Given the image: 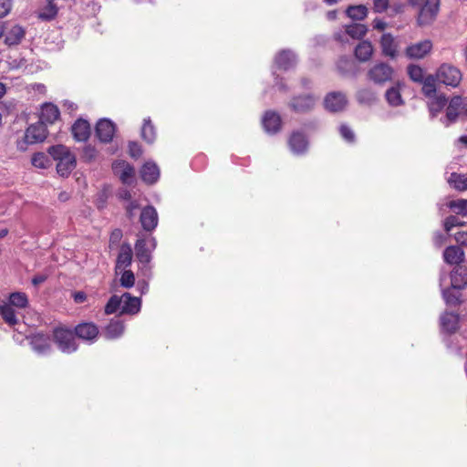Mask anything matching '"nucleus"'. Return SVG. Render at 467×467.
<instances>
[{
  "label": "nucleus",
  "instance_id": "obj_1",
  "mask_svg": "<svg viewBox=\"0 0 467 467\" xmlns=\"http://www.w3.org/2000/svg\"><path fill=\"white\" fill-rule=\"evenodd\" d=\"M462 112H467V104L461 96H453L448 100L445 109V114L440 118V122L444 127H450L457 122L460 115Z\"/></svg>",
  "mask_w": 467,
  "mask_h": 467
},
{
  "label": "nucleus",
  "instance_id": "obj_2",
  "mask_svg": "<svg viewBox=\"0 0 467 467\" xmlns=\"http://www.w3.org/2000/svg\"><path fill=\"white\" fill-rule=\"evenodd\" d=\"M394 76V68L386 62L374 64L367 73L368 79L378 86H383L388 82H391Z\"/></svg>",
  "mask_w": 467,
  "mask_h": 467
},
{
  "label": "nucleus",
  "instance_id": "obj_3",
  "mask_svg": "<svg viewBox=\"0 0 467 467\" xmlns=\"http://www.w3.org/2000/svg\"><path fill=\"white\" fill-rule=\"evenodd\" d=\"M435 75L438 82L451 88L458 87L462 79V71L449 63L441 64L436 70Z\"/></svg>",
  "mask_w": 467,
  "mask_h": 467
},
{
  "label": "nucleus",
  "instance_id": "obj_4",
  "mask_svg": "<svg viewBox=\"0 0 467 467\" xmlns=\"http://www.w3.org/2000/svg\"><path fill=\"white\" fill-rule=\"evenodd\" d=\"M53 338L58 348L64 353H72L77 350L78 345L75 334L64 327H57L53 330Z\"/></svg>",
  "mask_w": 467,
  "mask_h": 467
},
{
  "label": "nucleus",
  "instance_id": "obj_5",
  "mask_svg": "<svg viewBox=\"0 0 467 467\" xmlns=\"http://www.w3.org/2000/svg\"><path fill=\"white\" fill-rule=\"evenodd\" d=\"M47 135V125L40 120L30 125L25 132V140L17 143L20 150H26V144H34L45 140Z\"/></svg>",
  "mask_w": 467,
  "mask_h": 467
},
{
  "label": "nucleus",
  "instance_id": "obj_6",
  "mask_svg": "<svg viewBox=\"0 0 467 467\" xmlns=\"http://www.w3.org/2000/svg\"><path fill=\"white\" fill-rule=\"evenodd\" d=\"M440 0H425L420 7L418 23L420 26L430 25L434 21L439 12Z\"/></svg>",
  "mask_w": 467,
  "mask_h": 467
},
{
  "label": "nucleus",
  "instance_id": "obj_7",
  "mask_svg": "<svg viewBox=\"0 0 467 467\" xmlns=\"http://www.w3.org/2000/svg\"><path fill=\"white\" fill-rule=\"evenodd\" d=\"M316 101L317 99L313 95H299L292 98L289 107L295 113H307L314 109Z\"/></svg>",
  "mask_w": 467,
  "mask_h": 467
},
{
  "label": "nucleus",
  "instance_id": "obj_8",
  "mask_svg": "<svg viewBox=\"0 0 467 467\" xmlns=\"http://www.w3.org/2000/svg\"><path fill=\"white\" fill-rule=\"evenodd\" d=\"M432 42L429 39L409 45L405 49V56L410 59H422L432 50Z\"/></svg>",
  "mask_w": 467,
  "mask_h": 467
},
{
  "label": "nucleus",
  "instance_id": "obj_9",
  "mask_svg": "<svg viewBox=\"0 0 467 467\" xmlns=\"http://www.w3.org/2000/svg\"><path fill=\"white\" fill-rule=\"evenodd\" d=\"M115 132L116 125L109 119H101L96 124L95 134L102 143L112 141Z\"/></svg>",
  "mask_w": 467,
  "mask_h": 467
},
{
  "label": "nucleus",
  "instance_id": "obj_10",
  "mask_svg": "<svg viewBox=\"0 0 467 467\" xmlns=\"http://www.w3.org/2000/svg\"><path fill=\"white\" fill-rule=\"evenodd\" d=\"M348 104L346 95L340 91H333L328 93L324 99L325 108L331 112H338L343 110Z\"/></svg>",
  "mask_w": 467,
  "mask_h": 467
},
{
  "label": "nucleus",
  "instance_id": "obj_11",
  "mask_svg": "<svg viewBox=\"0 0 467 467\" xmlns=\"http://www.w3.org/2000/svg\"><path fill=\"white\" fill-rule=\"evenodd\" d=\"M30 346L38 355H47L52 350L51 338L43 333H36L30 337Z\"/></svg>",
  "mask_w": 467,
  "mask_h": 467
},
{
  "label": "nucleus",
  "instance_id": "obj_12",
  "mask_svg": "<svg viewBox=\"0 0 467 467\" xmlns=\"http://www.w3.org/2000/svg\"><path fill=\"white\" fill-rule=\"evenodd\" d=\"M150 247L147 246V242L144 239H138L135 244L136 257L143 265L150 263L151 251L156 247V240L154 238H150Z\"/></svg>",
  "mask_w": 467,
  "mask_h": 467
},
{
  "label": "nucleus",
  "instance_id": "obj_13",
  "mask_svg": "<svg viewBox=\"0 0 467 467\" xmlns=\"http://www.w3.org/2000/svg\"><path fill=\"white\" fill-rule=\"evenodd\" d=\"M140 221L145 231L154 230L158 224V213L153 206H146L142 209Z\"/></svg>",
  "mask_w": 467,
  "mask_h": 467
},
{
  "label": "nucleus",
  "instance_id": "obj_14",
  "mask_svg": "<svg viewBox=\"0 0 467 467\" xmlns=\"http://www.w3.org/2000/svg\"><path fill=\"white\" fill-rule=\"evenodd\" d=\"M262 124L267 133L275 134L280 130L282 119L277 112L268 110L262 119Z\"/></svg>",
  "mask_w": 467,
  "mask_h": 467
},
{
  "label": "nucleus",
  "instance_id": "obj_15",
  "mask_svg": "<svg viewBox=\"0 0 467 467\" xmlns=\"http://www.w3.org/2000/svg\"><path fill=\"white\" fill-rule=\"evenodd\" d=\"M132 262V249L130 244L124 243L121 244L119 254L116 260L115 270L119 274L131 265Z\"/></svg>",
  "mask_w": 467,
  "mask_h": 467
},
{
  "label": "nucleus",
  "instance_id": "obj_16",
  "mask_svg": "<svg viewBox=\"0 0 467 467\" xmlns=\"http://www.w3.org/2000/svg\"><path fill=\"white\" fill-rule=\"evenodd\" d=\"M275 64L279 69L289 70L296 64V56L290 49H283L275 57Z\"/></svg>",
  "mask_w": 467,
  "mask_h": 467
},
{
  "label": "nucleus",
  "instance_id": "obj_17",
  "mask_svg": "<svg viewBox=\"0 0 467 467\" xmlns=\"http://www.w3.org/2000/svg\"><path fill=\"white\" fill-rule=\"evenodd\" d=\"M99 335V328L93 323H81L75 327V336L90 343L94 342Z\"/></svg>",
  "mask_w": 467,
  "mask_h": 467
},
{
  "label": "nucleus",
  "instance_id": "obj_18",
  "mask_svg": "<svg viewBox=\"0 0 467 467\" xmlns=\"http://www.w3.org/2000/svg\"><path fill=\"white\" fill-rule=\"evenodd\" d=\"M288 145L293 153L303 154L307 150L308 141L304 133L295 131L289 138Z\"/></svg>",
  "mask_w": 467,
  "mask_h": 467
},
{
  "label": "nucleus",
  "instance_id": "obj_19",
  "mask_svg": "<svg viewBox=\"0 0 467 467\" xmlns=\"http://www.w3.org/2000/svg\"><path fill=\"white\" fill-rule=\"evenodd\" d=\"M459 315L451 312L444 313L440 318L441 331L450 335L455 333L459 328Z\"/></svg>",
  "mask_w": 467,
  "mask_h": 467
},
{
  "label": "nucleus",
  "instance_id": "obj_20",
  "mask_svg": "<svg viewBox=\"0 0 467 467\" xmlns=\"http://www.w3.org/2000/svg\"><path fill=\"white\" fill-rule=\"evenodd\" d=\"M380 47L385 57L393 59L398 56V43L390 33H385L381 36Z\"/></svg>",
  "mask_w": 467,
  "mask_h": 467
},
{
  "label": "nucleus",
  "instance_id": "obj_21",
  "mask_svg": "<svg viewBox=\"0 0 467 467\" xmlns=\"http://www.w3.org/2000/svg\"><path fill=\"white\" fill-rule=\"evenodd\" d=\"M71 131L77 141H86L90 136V125L86 119H78L72 125Z\"/></svg>",
  "mask_w": 467,
  "mask_h": 467
},
{
  "label": "nucleus",
  "instance_id": "obj_22",
  "mask_svg": "<svg viewBox=\"0 0 467 467\" xmlns=\"http://www.w3.org/2000/svg\"><path fill=\"white\" fill-rule=\"evenodd\" d=\"M140 307L141 300L140 297L131 296L130 293L123 294L120 314L136 315L140 312Z\"/></svg>",
  "mask_w": 467,
  "mask_h": 467
},
{
  "label": "nucleus",
  "instance_id": "obj_23",
  "mask_svg": "<svg viewBox=\"0 0 467 467\" xmlns=\"http://www.w3.org/2000/svg\"><path fill=\"white\" fill-rule=\"evenodd\" d=\"M447 103L448 99L445 95L442 94L429 99L427 106L431 119H433L437 118L438 115L443 110V109H446Z\"/></svg>",
  "mask_w": 467,
  "mask_h": 467
},
{
  "label": "nucleus",
  "instance_id": "obj_24",
  "mask_svg": "<svg viewBox=\"0 0 467 467\" xmlns=\"http://www.w3.org/2000/svg\"><path fill=\"white\" fill-rule=\"evenodd\" d=\"M140 176L146 183L153 184L160 177L159 167L152 161H147L141 168Z\"/></svg>",
  "mask_w": 467,
  "mask_h": 467
},
{
  "label": "nucleus",
  "instance_id": "obj_25",
  "mask_svg": "<svg viewBox=\"0 0 467 467\" xmlns=\"http://www.w3.org/2000/svg\"><path fill=\"white\" fill-rule=\"evenodd\" d=\"M464 251L457 245L448 246L443 252L444 261L449 265H459L464 261Z\"/></svg>",
  "mask_w": 467,
  "mask_h": 467
},
{
  "label": "nucleus",
  "instance_id": "obj_26",
  "mask_svg": "<svg viewBox=\"0 0 467 467\" xmlns=\"http://www.w3.org/2000/svg\"><path fill=\"white\" fill-rule=\"evenodd\" d=\"M25 29L22 26L16 25L10 29L5 31V44L9 47L19 45L25 37Z\"/></svg>",
  "mask_w": 467,
  "mask_h": 467
},
{
  "label": "nucleus",
  "instance_id": "obj_27",
  "mask_svg": "<svg viewBox=\"0 0 467 467\" xmlns=\"http://www.w3.org/2000/svg\"><path fill=\"white\" fill-rule=\"evenodd\" d=\"M60 112L58 108L52 103H45L41 109L39 120L44 124H53L58 118Z\"/></svg>",
  "mask_w": 467,
  "mask_h": 467
},
{
  "label": "nucleus",
  "instance_id": "obj_28",
  "mask_svg": "<svg viewBox=\"0 0 467 467\" xmlns=\"http://www.w3.org/2000/svg\"><path fill=\"white\" fill-rule=\"evenodd\" d=\"M113 170L119 174V179L126 184L130 183L135 173L134 168L126 161L115 162Z\"/></svg>",
  "mask_w": 467,
  "mask_h": 467
},
{
  "label": "nucleus",
  "instance_id": "obj_29",
  "mask_svg": "<svg viewBox=\"0 0 467 467\" xmlns=\"http://www.w3.org/2000/svg\"><path fill=\"white\" fill-rule=\"evenodd\" d=\"M76 164V157L71 153L57 161V171L60 176L67 177L75 169Z\"/></svg>",
  "mask_w": 467,
  "mask_h": 467
},
{
  "label": "nucleus",
  "instance_id": "obj_30",
  "mask_svg": "<svg viewBox=\"0 0 467 467\" xmlns=\"http://www.w3.org/2000/svg\"><path fill=\"white\" fill-rule=\"evenodd\" d=\"M124 329V323L119 319L113 318L105 327L104 336L108 339H115L122 336Z\"/></svg>",
  "mask_w": 467,
  "mask_h": 467
},
{
  "label": "nucleus",
  "instance_id": "obj_31",
  "mask_svg": "<svg viewBox=\"0 0 467 467\" xmlns=\"http://www.w3.org/2000/svg\"><path fill=\"white\" fill-rule=\"evenodd\" d=\"M467 285V272L461 267L454 268L451 273V286L461 290Z\"/></svg>",
  "mask_w": 467,
  "mask_h": 467
},
{
  "label": "nucleus",
  "instance_id": "obj_32",
  "mask_svg": "<svg viewBox=\"0 0 467 467\" xmlns=\"http://www.w3.org/2000/svg\"><path fill=\"white\" fill-rule=\"evenodd\" d=\"M337 67L343 76H356L357 74V65L355 61L348 57H341L337 63Z\"/></svg>",
  "mask_w": 467,
  "mask_h": 467
},
{
  "label": "nucleus",
  "instance_id": "obj_33",
  "mask_svg": "<svg viewBox=\"0 0 467 467\" xmlns=\"http://www.w3.org/2000/svg\"><path fill=\"white\" fill-rule=\"evenodd\" d=\"M373 54V47L368 40L360 42L355 48V57L360 62L368 61Z\"/></svg>",
  "mask_w": 467,
  "mask_h": 467
},
{
  "label": "nucleus",
  "instance_id": "obj_34",
  "mask_svg": "<svg viewBox=\"0 0 467 467\" xmlns=\"http://www.w3.org/2000/svg\"><path fill=\"white\" fill-rule=\"evenodd\" d=\"M385 98L388 103L392 107H399L404 104L400 94V85L393 86L386 90Z\"/></svg>",
  "mask_w": 467,
  "mask_h": 467
},
{
  "label": "nucleus",
  "instance_id": "obj_35",
  "mask_svg": "<svg viewBox=\"0 0 467 467\" xmlns=\"http://www.w3.org/2000/svg\"><path fill=\"white\" fill-rule=\"evenodd\" d=\"M0 316L9 326H15L18 323L16 311L14 310L13 306L7 303L0 304Z\"/></svg>",
  "mask_w": 467,
  "mask_h": 467
},
{
  "label": "nucleus",
  "instance_id": "obj_36",
  "mask_svg": "<svg viewBox=\"0 0 467 467\" xmlns=\"http://www.w3.org/2000/svg\"><path fill=\"white\" fill-rule=\"evenodd\" d=\"M436 75H428L420 84H422V93L428 99L436 97Z\"/></svg>",
  "mask_w": 467,
  "mask_h": 467
},
{
  "label": "nucleus",
  "instance_id": "obj_37",
  "mask_svg": "<svg viewBox=\"0 0 467 467\" xmlns=\"http://www.w3.org/2000/svg\"><path fill=\"white\" fill-rule=\"evenodd\" d=\"M449 184L455 190L462 192L467 190V173H451L448 179Z\"/></svg>",
  "mask_w": 467,
  "mask_h": 467
},
{
  "label": "nucleus",
  "instance_id": "obj_38",
  "mask_svg": "<svg viewBox=\"0 0 467 467\" xmlns=\"http://www.w3.org/2000/svg\"><path fill=\"white\" fill-rule=\"evenodd\" d=\"M7 304L18 309H24L27 307L29 301L26 293L14 292L10 294Z\"/></svg>",
  "mask_w": 467,
  "mask_h": 467
},
{
  "label": "nucleus",
  "instance_id": "obj_39",
  "mask_svg": "<svg viewBox=\"0 0 467 467\" xmlns=\"http://www.w3.org/2000/svg\"><path fill=\"white\" fill-rule=\"evenodd\" d=\"M141 138L148 143L151 144L156 139L155 127L151 123L150 118L145 119L141 127Z\"/></svg>",
  "mask_w": 467,
  "mask_h": 467
},
{
  "label": "nucleus",
  "instance_id": "obj_40",
  "mask_svg": "<svg viewBox=\"0 0 467 467\" xmlns=\"http://www.w3.org/2000/svg\"><path fill=\"white\" fill-rule=\"evenodd\" d=\"M360 104L371 105L377 100L376 93L369 88H360L356 95Z\"/></svg>",
  "mask_w": 467,
  "mask_h": 467
},
{
  "label": "nucleus",
  "instance_id": "obj_41",
  "mask_svg": "<svg viewBox=\"0 0 467 467\" xmlns=\"http://www.w3.org/2000/svg\"><path fill=\"white\" fill-rule=\"evenodd\" d=\"M346 14L353 20H363L368 16V8L363 5H349L346 10Z\"/></svg>",
  "mask_w": 467,
  "mask_h": 467
},
{
  "label": "nucleus",
  "instance_id": "obj_42",
  "mask_svg": "<svg viewBox=\"0 0 467 467\" xmlns=\"http://www.w3.org/2000/svg\"><path fill=\"white\" fill-rule=\"evenodd\" d=\"M345 30H346V33L352 38L360 39L366 35L368 28L363 24L354 23V24L346 26Z\"/></svg>",
  "mask_w": 467,
  "mask_h": 467
},
{
  "label": "nucleus",
  "instance_id": "obj_43",
  "mask_svg": "<svg viewBox=\"0 0 467 467\" xmlns=\"http://www.w3.org/2000/svg\"><path fill=\"white\" fill-rule=\"evenodd\" d=\"M47 152L57 161L72 153L67 147L62 144L49 147Z\"/></svg>",
  "mask_w": 467,
  "mask_h": 467
},
{
  "label": "nucleus",
  "instance_id": "obj_44",
  "mask_svg": "<svg viewBox=\"0 0 467 467\" xmlns=\"http://www.w3.org/2000/svg\"><path fill=\"white\" fill-rule=\"evenodd\" d=\"M447 206L456 214L467 216V200L458 199L450 201Z\"/></svg>",
  "mask_w": 467,
  "mask_h": 467
},
{
  "label": "nucleus",
  "instance_id": "obj_45",
  "mask_svg": "<svg viewBox=\"0 0 467 467\" xmlns=\"http://www.w3.org/2000/svg\"><path fill=\"white\" fill-rule=\"evenodd\" d=\"M123 301V295L119 296L117 295H113L108 301L105 306V313L107 315H111L116 313L119 309L121 310V305Z\"/></svg>",
  "mask_w": 467,
  "mask_h": 467
},
{
  "label": "nucleus",
  "instance_id": "obj_46",
  "mask_svg": "<svg viewBox=\"0 0 467 467\" xmlns=\"http://www.w3.org/2000/svg\"><path fill=\"white\" fill-rule=\"evenodd\" d=\"M442 297L449 306H455L462 303L461 294L453 291L452 288L442 289Z\"/></svg>",
  "mask_w": 467,
  "mask_h": 467
},
{
  "label": "nucleus",
  "instance_id": "obj_47",
  "mask_svg": "<svg viewBox=\"0 0 467 467\" xmlns=\"http://www.w3.org/2000/svg\"><path fill=\"white\" fill-rule=\"evenodd\" d=\"M407 73L410 78L416 83H421L425 78L423 68L418 65H409L407 67Z\"/></svg>",
  "mask_w": 467,
  "mask_h": 467
},
{
  "label": "nucleus",
  "instance_id": "obj_48",
  "mask_svg": "<svg viewBox=\"0 0 467 467\" xmlns=\"http://www.w3.org/2000/svg\"><path fill=\"white\" fill-rule=\"evenodd\" d=\"M55 0H47V5L43 8L39 16L45 20H51L57 15L58 8Z\"/></svg>",
  "mask_w": 467,
  "mask_h": 467
},
{
  "label": "nucleus",
  "instance_id": "obj_49",
  "mask_svg": "<svg viewBox=\"0 0 467 467\" xmlns=\"http://www.w3.org/2000/svg\"><path fill=\"white\" fill-rule=\"evenodd\" d=\"M31 163L36 168L47 169L50 166V160L45 153L36 152L32 156Z\"/></svg>",
  "mask_w": 467,
  "mask_h": 467
},
{
  "label": "nucleus",
  "instance_id": "obj_50",
  "mask_svg": "<svg viewBox=\"0 0 467 467\" xmlns=\"http://www.w3.org/2000/svg\"><path fill=\"white\" fill-rule=\"evenodd\" d=\"M465 225H466V223L460 220L455 215H450V216L446 217L443 222V227L447 233L451 232V229L455 226L462 227Z\"/></svg>",
  "mask_w": 467,
  "mask_h": 467
},
{
  "label": "nucleus",
  "instance_id": "obj_51",
  "mask_svg": "<svg viewBox=\"0 0 467 467\" xmlns=\"http://www.w3.org/2000/svg\"><path fill=\"white\" fill-rule=\"evenodd\" d=\"M120 277V285L125 288H130L134 285L135 276L132 271L130 270H122Z\"/></svg>",
  "mask_w": 467,
  "mask_h": 467
},
{
  "label": "nucleus",
  "instance_id": "obj_52",
  "mask_svg": "<svg viewBox=\"0 0 467 467\" xmlns=\"http://www.w3.org/2000/svg\"><path fill=\"white\" fill-rule=\"evenodd\" d=\"M341 136L348 142H353L355 140V134L353 130L347 125H341L339 128Z\"/></svg>",
  "mask_w": 467,
  "mask_h": 467
},
{
  "label": "nucleus",
  "instance_id": "obj_53",
  "mask_svg": "<svg viewBox=\"0 0 467 467\" xmlns=\"http://www.w3.org/2000/svg\"><path fill=\"white\" fill-rule=\"evenodd\" d=\"M129 153L132 158H139L142 154V150L138 142L130 141L129 143Z\"/></svg>",
  "mask_w": 467,
  "mask_h": 467
},
{
  "label": "nucleus",
  "instance_id": "obj_54",
  "mask_svg": "<svg viewBox=\"0 0 467 467\" xmlns=\"http://www.w3.org/2000/svg\"><path fill=\"white\" fill-rule=\"evenodd\" d=\"M13 5L12 0H0V18L6 16Z\"/></svg>",
  "mask_w": 467,
  "mask_h": 467
},
{
  "label": "nucleus",
  "instance_id": "obj_55",
  "mask_svg": "<svg viewBox=\"0 0 467 467\" xmlns=\"http://www.w3.org/2000/svg\"><path fill=\"white\" fill-rule=\"evenodd\" d=\"M389 0H374L373 10L375 13H383L389 7Z\"/></svg>",
  "mask_w": 467,
  "mask_h": 467
},
{
  "label": "nucleus",
  "instance_id": "obj_56",
  "mask_svg": "<svg viewBox=\"0 0 467 467\" xmlns=\"http://www.w3.org/2000/svg\"><path fill=\"white\" fill-rule=\"evenodd\" d=\"M97 155V150L96 149L91 146V145H87L85 146L84 150H83V158L86 160V161H92L93 159H95Z\"/></svg>",
  "mask_w": 467,
  "mask_h": 467
},
{
  "label": "nucleus",
  "instance_id": "obj_57",
  "mask_svg": "<svg viewBox=\"0 0 467 467\" xmlns=\"http://www.w3.org/2000/svg\"><path fill=\"white\" fill-rule=\"evenodd\" d=\"M139 209V204L132 201L129 203L127 206V215L130 219H131L134 216V212Z\"/></svg>",
  "mask_w": 467,
  "mask_h": 467
},
{
  "label": "nucleus",
  "instance_id": "obj_58",
  "mask_svg": "<svg viewBox=\"0 0 467 467\" xmlns=\"http://www.w3.org/2000/svg\"><path fill=\"white\" fill-rule=\"evenodd\" d=\"M122 237V232L121 230L119 229H115L111 234H110V238H109V241L110 243H113V244H117L120 241Z\"/></svg>",
  "mask_w": 467,
  "mask_h": 467
},
{
  "label": "nucleus",
  "instance_id": "obj_59",
  "mask_svg": "<svg viewBox=\"0 0 467 467\" xmlns=\"http://www.w3.org/2000/svg\"><path fill=\"white\" fill-rule=\"evenodd\" d=\"M47 280V275H36L32 278V284L35 286L39 285Z\"/></svg>",
  "mask_w": 467,
  "mask_h": 467
},
{
  "label": "nucleus",
  "instance_id": "obj_60",
  "mask_svg": "<svg viewBox=\"0 0 467 467\" xmlns=\"http://www.w3.org/2000/svg\"><path fill=\"white\" fill-rule=\"evenodd\" d=\"M386 22L383 21L382 19H379V18H376L374 21H373V27L375 29H378V30H384L386 28Z\"/></svg>",
  "mask_w": 467,
  "mask_h": 467
},
{
  "label": "nucleus",
  "instance_id": "obj_61",
  "mask_svg": "<svg viewBox=\"0 0 467 467\" xmlns=\"http://www.w3.org/2000/svg\"><path fill=\"white\" fill-rule=\"evenodd\" d=\"M87 298L84 292H77L74 294V300L76 303H83Z\"/></svg>",
  "mask_w": 467,
  "mask_h": 467
},
{
  "label": "nucleus",
  "instance_id": "obj_62",
  "mask_svg": "<svg viewBox=\"0 0 467 467\" xmlns=\"http://www.w3.org/2000/svg\"><path fill=\"white\" fill-rule=\"evenodd\" d=\"M275 86H277V87H278V88H279L280 90H282V91H287V90H288V88H287L286 85H285V84H284V83L282 82V80H281V79H279V78H278V77H276V78H275Z\"/></svg>",
  "mask_w": 467,
  "mask_h": 467
},
{
  "label": "nucleus",
  "instance_id": "obj_63",
  "mask_svg": "<svg viewBox=\"0 0 467 467\" xmlns=\"http://www.w3.org/2000/svg\"><path fill=\"white\" fill-rule=\"evenodd\" d=\"M26 61L25 59H20L17 61L16 59H14L12 62H10V67L11 68H18L21 66L25 65Z\"/></svg>",
  "mask_w": 467,
  "mask_h": 467
},
{
  "label": "nucleus",
  "instance_id": "obj_64",
  "mask_svg": "<svg viewBox=\"0 0 467 467\" xmlns=\"http://www.w3.org/2000/svg\"><path fill=\"white\" fill-rule=\"evenodd\" d=\"M120 197L124 200H130L131 194L129 191H123V192L120 193Z\"/></svg>",
  "mask_w": 467,
  "mask_h": 467
}]
</instances>
